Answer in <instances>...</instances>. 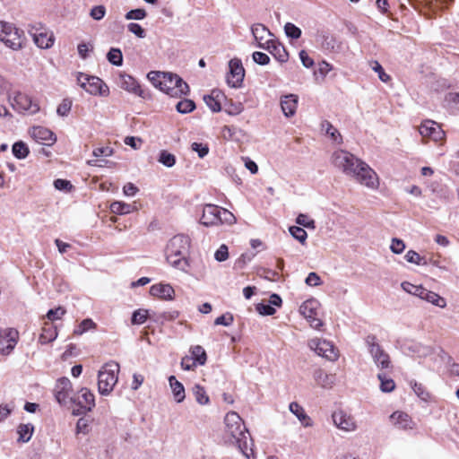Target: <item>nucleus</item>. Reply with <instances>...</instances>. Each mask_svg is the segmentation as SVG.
Here are the masks:
<instances>
[{
	"label": "nucleus",
	"mask_w": 459,
	"mask_h": 459,
	"mask_svg": "<svg viewBox=\"0 0 459 459\" xmlns=\"http://www.w3.org/2000/svg\"><path fill=\"white\" fill-rule=\"evenodd\" d=\"M224 422L225 434L230 441L238 446L247 459L254 457L253 440L240 416L235 411H230Z\"/></svg>",
	"instance_id": "nucleus-1"
},
{
	"label": "nucleus",
	"mask_w": 459,
	"mask_h": 459,
	"mask_svg": "<svg viewBox=\"0 0 459 459\" xmlns=\"http://www.w3.org/2000/svg\"><path fill=\"white\" fill-rule=\"evenodd\" d=\"M147 78L155 88H159L171 97H181L189 92L188 84L178 74L151 71L147 74Z\"/></svg>",
	"instance_id": "nucleus-2"
},
{
	"label": "nucleus",
	"mask_w": 459,
	"mask_h": 459,
	"mask_svg": "<svg viewBox=\"0 0 459 459\" xmlns=\"http://www.w3.org/2000/svg\"><path fill=\"white\" fill-rule=\"evenodd\" d=\"M200 222L206 227L221 224L232 225L236 222V217L227 209L215 204H206L203 208Z\"/></svg>",
	"instance_id": "nucleus-3"
},
{
	"label": "nucleus",
	"mask_w": 459,
	"mask_h": 459,
	"mask_svg": "<svg viewBox=\"0 0 459 459\" xmlns=\"http://www.w3.org/2000/svg\"><path fill=\"white\" fill-rule=\"evenodd\" d=\"M349 170H344V174L353 177L359 183L369 188L378 186V178L377 173L364 161L358 159V162H350Z\"/></svg>",
	"instance_id": "nucleus-4"
},
{
	"label": "nucleus",
	"mask_w": 459,
	"mask_h": 459,
	"mask_svg": "<svg viewBox=\"0 0 459 459\" xmlns=\"http://www.w3.org/2000/svg\"><path fill=\"white\" fill-rule=\"evenodd\" d=\"M349 170H344V174L353 177L359 183L369 188L378 186V178L377 173L364 161L358 159V162H350Z\"/></svg>",
	"instance_id": "nucleus-5"
},
{
	"label": "nucleus",
	"mask_w": 459,
	"mask_h": 459,
	"mask_svg": "<svg viewBox=\"0 0 459 459\" xmlns=\"http://www.w3.org/2000/svg\"><path fill=\"white\" fill-rule=\"evenodd\" d=\"M119 364L117 362L106 363L98 374V389L101 395H108L117 382Z\"/></svg>",
	"instance_id": "nucleus-6"
},
{
	"label": "nucleus",
	"mask_w": 459,
	"mask_h": 459,
	"mask_svg": "<svg viewBox=\"0 0 459 459\" xmlns=\"http://www.w3.org/2000/svg\"><path fill=\"white\" fill-rule=\"evenodd\" d=\"M24 33L13 24L0 22V41L13 50H20L23 47Z\"/></svg>",
	"instance_id": "nucleus-7"
},
{
	"label": "nucleus",
	"mask_w": 459,
	"mask_h": 459,
	"mask_svg": "<svg viewBox=\"0 0 459 459\" xmlns=\"http://www.w3.org/2000/svg\"><path fill=\"white\" fill-rule=\"evenodd\" d=\"M76 79L78 84L91 95L108 96L109 94L107 84L97 76L78 73Z\"/></svg>",
	"instance_id": "nucleus-8"
},
{
	"label": "nucleus",
	"mask_w": 459,
	"mask_h": 459,
	"mask_svg": "<svg viewBox=\"0 0 459 459\" xmlns=\"http://www.w3.org/2000/svg\"><path fill=\"white\" fill-rule=\"evenodd\" d=\"M368 351L377 368L381 369L389 368L391 367L390 357L377 342L375 335H368L366 339Z\"/></svg>",
	"instance_id": "nucleus-9"
},
{
	"label": "nucleus",
	"mask_w": 459,
	"mask_h": 459,
	"mask_svg": "<svg viewBox=\"0 0 459 459\" xmlns=\"http://www.w3.org/2000/svg\"><path fill=\"white\" fill-rule=\"evenodd\" d=\"M307 345L318 356L325 358L330 361H335L339 358L338 349L331 342L325 339H310L307 342Z\"/></svg>",
	"instance_id": "nucleus-10"
},
{
	"label": "nucleus",
	"mask_w": 459,
	"mask_h": 459,
	"mask_svg": "<svg viewBox=\"0 0 459 459\" xmlns=\"http://www.w3.org/2000/svg\"><path fill=\"white\" fill-rule=\"evenodd\" d=\"M8 100L13 108L18 112L27 111L30 114H35L39 110V104L23 92L16 91L13 96L9 95Z\"/></svg>",
	"instance_id": "nucleus-11"
},
{
	"label": "nucleus",
	"mask_w": 459,
	"mask_h": 459,
	"mask_svg": "<svg viewBox=\"0 0 459 459\" xmlns=\"http://www.w3.org/2000/svg\"><path fill=\"white\" fill-rule=\"evenodd\" d=\"M190 249V238L183 234L174 236L169 239L165 251L169 252V259L172 256L187 257Z\"/></svg>",
	"instance_id": "nucleus-12"
},
{
	"label": "nucleus",
	"mask_w": 459,
	"mask_h": 459,
	"mask_svg": "<svg viewBox=\"0 0 459 459\" xmlns=\"http://www.w3.org/2000/svg\"><path fill=\"white\" fill-rule=\"evenodd\" d=\"M245 77V69L242 61L234 57L229 62V73L226 76L227 83L232 88H240Z\"/></svg>",
	"instance_id": "nucleus-13"
},
{
	"label": "nucleus",
	"mask_w": 459,
	"mask_h": 459,
	"mask_svg": "<svg viewBox=\"0 0 459 459\" xmlns=\"http://www.w3.org/2000/svg\"><path fill=\"white\" fill-rule=\"evenodd\" d=\"M318 305L317 300L307 299L299 307L300 314L308 321L310 326L315 329H319L323 325L322 321L317 317Z\"/></svg>",
	"instance_id": "nucleus-14"
},
{
	"label": "nucleus",
	"mask_w": 459,
	"mask_h": 459,
	"mask_svg": "<svg viewBox=\"0 0 459 459\" xmlns=\"http://www.w3.org/2000/svg\"><path fill=\"white\" fill-rule=\"evenodd\" d=\"M19 341V332L14 328H5L0 332V354L10 355Z\"/></svg>",
	"instance_id": "nucleus-15"
},
{
	"label": "nucleus",
	"mask_w": 459,
	"mask_h": 459,
	"mask_svg": "<svg viewBox=\"0 0 459 459\" xmlns=\"http://www.w3.org/2000/svg\"><path fill=\"white\" fill-rule=\"evenodd\" d=\"M29 32L31 35L34 43L42 49L51 48L55 42V37L53 32L47 31L45 29L42 28V25L40 23L32 26Z\"/></svg>",
	"instance_id": "nucleus-16"
},
{
	"label": "nucleus",
	"mask_w": 459,
	"mask_h": 459,
	"mask_svg": "<svg viewBox=\"0 0 459 459\" xmlns=\"http://www.w3.org/2000/svg\"><path fill=\"white\" fill-rule=\"evenodd\" d=\"M258 48L267 50L273 57L281 63L288 61L289 54L284 46L275 39L266 40L264 43H260Z\"/></svg>",
	"instance_id": "nucleus-17"
},
{
	"label": "nucleus",
	"mask_w": 459,
	"mask_h": 459,
	"mask_svg": "<svg viewBox=\"0 0 459 459\" xmlns=\"http://www.w3.org/2000/svg\"><path fill=\"white\" fill-rule=\"evenodd\" d=\"M419 132L423 137H429L435 142L440 141L445 137L444 130L437 123L432 120H426L421 123Z\"/></svg>",
	"instance_id": "nucleus-18"
},
{
	"label": "nucleus",
	"mask_w": 459,
	"mask_h": 459,
	"mask_svg": "<svg viewBox=\"0 0 459 459\" xmlns=\"http://www.w3.org/2000/svg\"><path fill=\"white\" fill-rule=\"evenodd\" d=\"M119 86L123 90L134 94L136 96H139L141 98H146L147 93L144 90L142 89L139 82L131 75L121 74L119 75Z\"/></svg>",
	"instance_id": "nucleus-19"
},
{
	"label": "nucleus",
	"mask_w": 459,
	"mask_h": 459,
	"mask_svg": "<svg viewBox=\"0 0 459 459\" xmlns=\"http://www.w3.org/2000/svg\"><path fill=\"white\" fill-rule=\"evenodd\" d=\"M317 41L321 49L326 53H340L342 51V43L327 32L319 34Z\"/></svg>",
	"instance_id": "nucleus-20"
},
{
	"label": "nucleus",
	"mask_w": 459,
	"mask_h": 459,
	"mask_svg": "<svg viewBox=\"0 0 459 459\" xmlns=\"http://www.w3.org/2000/svg\"><path fill=\"white\" fill-rule=\"evenodd\" d=\"M71 391L72 384L69 378L64 377L57 379L54 388V394L58 403L65 404Z\"/></svg>",
	"instance_id": "nucleus-21"
},
{
	"label": "nucleus",
	"mask_w": 459,
	"mask_h": 459,
	"mask_svg": "<svg viewBox=\"0 0 459 459\" xmlns=\"http://www.w3.org/2000/svg\"><path fill=\"white\" fill-rule=\"evenodd\" d=\"M332 162L334 167L344 172L349 170L350 162H358V158L347 151L338 150L333 153Z\"/></svg>",
	"instance_id": "nucleus-22"
},
{
	"label": "nucleus",
	"mask_w": 459,
	"mask_h": 459,
	"mask_svg": "<svg viewBox=\"0 0 459 459\" xmlns=\"http://www.w3.org/2000/svg\"><path fill=\"white\" fill-rule=\"evenodd\" d=\"M31 137L38 143L50 146L56 141L55 134L48 128L43 126H34L30 130Z\"/></svg>",
	"instance_id": "nucleus-23"
},
{
	"label": "nucleus",
	"mask_w": 459,
	"mask_h": 459,
	"mask_svg": "<svg viewBox=\"0 0 459 459\" xmlns=\"http://www.w3.org/2000/svg\"><path fill=\"white\" fill-rule=\"evenodd\" d=\"M333 420L337 428L344 431H354L357 428L353 417L343 411L333 412Z\"/></svg>",
	"instance_id": "nucleus-24"
},
{
	"label": "nucleus",
	"mask_w": 459,
	"mask_h": 459,
	"mask_svg": "<svg viewBox=\"0 0 459 459\" xmlns=\"http://www.w3.org/2000/svg\"><path fill=\"white\" fill-rule=\"evenodd\" d=\"M416 296L421 299H424L438 307L444 308L446 306V299L439 296L437 293L429 290L422 287L420 289H415Z\"/></svg>",
	"instance_id": "nucleus-25"
},
{
	"label": "nucleus",
	"mask_w": 459,
	"mask_h": 459,
	"mask_svg": "<svg viewBox=\"0 0 459 459\" xmlns=\"http://www.w3.org/2000/svg\"><path fill=\"white\" fill-rule=\"evenodd\" d=\"M298 96L295 94H288L281 99V108L285 117H293L298 107Z\"/></svg>",
	"instance_id": "nucleus-26"
},
{
	"label": "nucleus",
	"mask_w": 459,
	"mask_h": 459,
	"mask_svg": "<svg viewBox=\"0 0 459 459\" xmlns=\"http://www.w3.org/2000/svg\"><path fill=\"white\" fill-rule=\"evenodd\" d=\"M150 294L153 297H158L165 300H171L174 299L175 290L169 284H154L150 289Z\"/></svg>",
	"instance_id": "nucleus-27"
},
{
	"label": "nucleus",
	"mask_w": 459,
	"mask_h": 459,
	"mask_svg": "<svg viewBox=\"0 0 459 459\" xmlns=\"http://www.w3.org/2000/svg\"><path fill=\"white\" fill-rule=\"evenodd\" d=\"M78 405L86 411H91L95 406L94 394L87 388H82L76 397Z\"/></svg>",
	"instance_id": "nucleus-28"
},
{
	"label": "nucleus",
	"mask_w": 459,
	"mask_h": 459,
	"mask_svg": "<svg viewBox=\"0 0 459 459\" xmlns=\"http://www.w3.org/2000/svg\"><path fill=\"white\" fill-rule=\"evenodd\" d=\"M391 421L397 428L402 429H412L414 427V423L411 420V417L403 411H394L390 416Z\"/></svg>",
	"instance_id": "nucleus-29"
},
{
	"label": "nucleus",
	"mask_w": 459,
	"mask_h": 459,
	"mask_svg": "<svg viewBox=\"0 0 459 459\" xmlns=\"http://www.w3.org/2000/svg\"><path fill=\"white\" fill-rule=\"evenodd\" d=\"M313 377L316 383L323 388H331L335 381L333 375L327 374L321 368L316 369Z\"/></svg>",
	"instance_id": "nucleus-30"
},
{
	"label": "nucleus",
	"mask_w": 459,
	"mask_h": 459,
	"mask_svg": "<svg viewBox=\"0 0 459 459\" xmlns=\"http://www.w3.org/2000/svg\"><path fill=\"white\" fill-rule=\"evenodd\" d=\"M289 409L293 413L304 427H311L312 420L310 417L306 413L304 408L296 402H291L289 405Z\"/></svg>",
	"instance_id": "nucleus-31"
},
{
	"label": "nucleus",
	"mask_w": 459,
	"mask_h": 459,
	"mask_svg": "<svg viewBox=\"0 0 459 459\" xmlns=\"http://www.w3.org/2000/svg\"><path fill=\"white\" fill-rule=\"evenodd\" d=\"M57 337L56 328L48 323H45L42 327V332L39 337V342L41 344H48Z\"/></svg>",
	"instance_id": "nucleus-32"
},
{
	"label": "nucleus",
	"mask_w": 459,
	"mask_h": 459,
	"mask_svg": "<svg viewBox=\"0 0 459 459\" xmlns=\"http://www.w3.org/2000/svg\"><path fill=\"white\" fill-rule=\"evenodd\" d=\"M169 382L175 401L177 403H182L186 397L184 385L179 381H178L174 376H170L169 377Z\"/></svg>",
	"instance_id": "nucleus-33"
},
{
	"label": "nucleus",
	"mask_w": 459,
	"mask_h": 459,
	"mask_svg": "<svg viewBox=\"0 0 459 459\" xmlns=\"http://www.w3.org/2000/svg\"><path fill=\"white\" fill-rule=\"evenodd\" d=\"M166 260L167 262L175 269L180 270L182 272H187L190 264L187 257L182 256H172L171 260L169 259V252L165 251Z\"/></svg>",
	"instance_id": "nucleus-34"
},
{
	"label": "nucleus",
	"mask_w": 459,
	"mask_h": 459,
	"mask_svg": "<svg viewBox=\"0 0 459 459\" xmlns=\"http://www.w3.org/2000/svg\"><path fill=\"white\" fill-rule=\"evenodd\" d=\"M407 349L419 358H426L433 352L430 346L423 345L420 342H413L410 344Z\"/></svg>",
	"instance_id": "nucleus-35"
},
{
	"label": "nucleus",
	"mask_w": 459,
	"mask_h": 459,
	"mask_svg": "<svg viewBox=\"0 0 459 459\" xmlns=\"http://www.w3.org/2000/svg\"><path fill=\"white\" fill-rule=\"evenodd\" d=\"M34 431V427L30 423L20 424L17 429L19 435L17 441L22 443H27L30 440Z\"/></svg>",
	"instance_id": "nucleus-36"
},
{
	"label": "nucleus",
	"mask_w": 459,
	"mask_h": 459,
	"mask_svg": "<svg viewBox=\"0 0 459 459\" xmlns=\"http://www.w3.org/2000/svg\"><path fill=\"white\" fill-rule=\"evenodd\" d=\"M190 353L193 361L196 365L203 366L207 360V355L204 349L201 345H195L190 348Z\"/></svg>",
	"instance_id": "nucleus-37"
},
{
	"label": "nucleus",
	"mask_w": 459,
	"mask_h": 459,
	"mask_svg": "<svg viewBox=\"0 0 459 459\" xmlns=\"http://www.w3.org/2000/svg\"><path fill=\"white\" fill-rule=\"evenodd\" d=\"M252 34L255 39L260 43L265 39L266 35L273 36L269 29L262 23H255L251 27Z\"/></svg>",
	"instance_id": "nucleus-38"
},
{
	"label": "nucleus",
	"mask_w": 459,
	"mask_h": 459,
	"mask_svg": "<svg viewBox=\"0 0 459 459\" xmlns=\"http://www.w3.org/2000/svg\"><path fill=\"white\" fill-rule=\"evenodd\" d=\"M220 96V91H213L211 95L204 97L205 104L212 112H218L221 109V101L219 100Z\"/></svg>",
	"instance_id": "nucleus-39"
},
{
	"label": "nucleus",
	"mask_w": 459,
	"mask_h": 459,
	"mask_svg": "<svg viewBox=\"0 0 459 459\" xmlns=\"http://www.w3.org/2000/svg\"><path fill=\"white\" fill-rule=\"evenodd\" d=\"M321 129L325 131V134H328L334 142L338 143H342V138L341 134L329 121L324 120L321 123Z\"/></svg>",
	"instance_id": "nucleus-40"
},
{
	"label": "nucleus",
	"mask_w": 459,
	"mask_h": 459,
	"mask_svg": "<svg viewBox=\"0 0 459 459\" xmlns=\"http://www.w3.org/2000/svg\"><path fill=\"white\" fill-rule=\"evenodd\" d=\"M377 378L380 381V390L383 393H390L394 390L395 383L391 377H387L384 373H379Z\"/></svg>",
	"instance_id": "nucleus-41"
},
{
	"label": "nucleus",
	"mask_w": 459,
	"mask_h": 459,
	"mask_svg": "<svg viewBox=\"0 0 459 459\" xmlns=\"http://www.w3.org/2000/svg\"><path fill=\"white\" fill-rule=\"evenodd\" d=\"M12 151L14 157L19 160L25 159L30 153L27 144L22 141L16 142L13 145Z\"/></svg>",
	"instance_id": "nucleus-42"
},
{
	"label": "nucleus",
	"mask_w": 459,
	"mask_h": 459,
	"mask_svg": "<svg viewBox=\"0 0 459 459\" xmlns=\"http://www.w3.org/2000/svg\"><path fill=\"white\" fill-rule=\"evenodd\" d=\"M110 211L116 214H128L133 211V207L129 204L124 202L116 201L110 204Z\"/></svg>",
	"instance_id": "nucleus-43"
},
{
	"label": "nucleus",
	"mask_w": 459,
	"mask_h": 459,
	"mask_svg": "<svg viewBox=\"0 0 459 459\" xmlns=\"http://www.w3.org/2000/svg\"><path fill=\"white\" fill-rule=\"evenodd\" d=\"M193 393L196 402L201 405L209 403V396L207 395L204 388L199 385H195L193 388Z\"/></svg>",
	"instance_id": "nucleus-44"
},
{
	"label": "nucleus",
	"mask_w": 459,
	"mask_h": 459,
	"mask_svg": "<svg viewBox=\"0 0 459 459\" xmlns=\"http://www.w3.org/2000/svg\"><path fill=\"white\" fill-rule=\"evenodd\" d=\"M176 108L181 114H187L195 108V104L192 100L184 99L178 102Z\"/></svg>",
	"instance_id": "nucleus-45"
},
{
	"label": "nucleus",
	"mask_w": 459,
	"mask_h": 459,
	"mask_svg": "<svg viewBox=\"0 0 459 459\" xmlns=\"http://www.w3.org/2000/svg\"><path fill=\"white\" fill-rule=\"evenodd\" d=\"M107 58L114 65L120 66L123 64V55L119 48H111L107 54Z\"/></svg>",
	"instance_id": "nucleus-46"
},
{
	"label": "nucleus",
	"mask_w": 459,
	"mask_h": 459,
	"mask_svg": "<svg viewBox=\"0 0 459 459\" xmlns=\"http://www.w3.org/2000/svg\"><path fill=\"white\" fill-rule=\"evenodd\" d=\"M158 160H159V162L163 164L165 167L171 168L176 163V157L174 154L169 152L168 151L162 150L160 152Z\"/></svg>",
	"instance_id": "nucleus-47"
},
{
	"label": "nucleus",
	"mask_w": 459,
	"mask_h": 459,
	"mask_svg": "<svg viewBox=\"0 0 459 459\" xmlns=\"http://www.w3.org/2000/svg\"><path fill=\"white\" fill-rule=\"evenodd\" d=\"M369 66L374 72L377 74L379 80L382 81L383 82H387L391 79L390 76L385 72L384 68L382 67L378 61H370Z\"/></svg>",
	"instance_id": "nucleus-48"
},
{
	"label": "nucleus",
	"mask_w": 459,
	"mask_h": 459,
	"mask_svg": "<svg viewBox=\"0 0 459 459\" xmlns=\"http://www.w3.org/2000/svg\"><path fill=\"white\" fill-rule=\"evenodd\" d=\"M289 231H290V235L295 239L299 241L301 244L306 243V240L307 238V233L304 229H302L299 226H291V227H290Z\"/></svg>",
	"instance_id": "nucleus-49"
},
{
	"label": "nucleus",
	"mask_w": 459,
	"mask_h": 459,
	"mask_svg": "<svg viewBox=\"0 0 459 459\" xmlns=\"http://www.w3.org/2000/svg\"><path fill=\"white\" fill-rule=\"evenodd\" d=\"M149 316V310L147 309H137L135 310L131 318L133 325H143Z\"/></svg>",
	"instance_id": "nucleus-50"
},
{
	"label": "nucleus",
	"mask_w": 459,
	"mask_h": 459,
	"mask_svg": "<svg viewBox=\"0 0 459 459\" xmlns=\"http://www.w3.org/2000/svg\"><path fill=\"white\" fill-rule=\"evenodd\" d=\"M96 327V324L90 318L83 319L80 325L74 329V333L75 335H82L88 330L93 329Z\"/></svg>",
	"instance_id": "nucleus-51"
},
{
	"label": "nucleus",
	"mask_w": 459,
	"mask_h": 459,
	"mask_svg": "<svg viewBox=\"0 0 459 459\" xmlns=\"http://www.w3.org/2000/svg\"><path fill=\"white\" fill-rule=\"evenodd\" d=\"M284 31H285L287 37L293 39H299L301 37V33H302L301 30L291 22H287L284 25Z\"/></svg>",
	"instance_id": "nucleus-52"
},
{
	"label": "nucleus",
	"mask_w": 459,
	"mask_h": 459,
	"mask_svg": "<svg viewBox=\"0 0 459 459\" xmlns=\"http://www.w3.org/2000/svg\"><path fill=\"white\" fill-rule=\"evenodd\" d=\"M73 101L66 98L62 100L56 108V113L60 117H67L71 111Z\"/></svg>",
	"instance_id": "nucleus-53"
},
{
	"label": "nucleus",
	"mask_w": 459,
	"mask_h": 459,
	"mask_svg": "<svg viewBox=\"0 0 459 459\" xmlns=\"http://www.w3.org/2000/svg\"><path fill=\"white\" fill-rule=\"evenodd\" d=\"M66 313V310L65 307H61V306H58L56 308H53V309H49L46 315V317L49 320V321H56V320H58V319H61L63 316H65V314Z\"/></svg>",
	"instance_id": "nucleus-54"
},
{
	"label": "nucleus",
	"mask_w": 459,
	"mask_h": 459,
	"mask_svg": "<svg viewBox=\"0 0 459 459\" xmlns=\"http://www.w3.org/2000/svg\"><path fill=\"white\" fill-rule=\"evenodd\" d=\"M296 223L307 229L315 230L316 222L314 220L309 219L307 214L299 213L296 218Z\"/></svg>",
	"instance_id": "nucleus-55"
},
{
	"label": "nucleus",
	"mask_w": 459,
	"mask_h": 459,
	"mask_svg": "<svg viewBox=\"0 0 459 459\" xmlns=\"http://www.w3.org/2000/svg\"><path fill=\"white\" fill-rule=\"evenodd\" d=\"M147 13L144 9H134L126 13V20H143L146 17Z\"/></svg>",
	"instance_id": "nucleus-56"
},
{
	"label": "nucleus",
	"mask_w": 459,
	"mask_h": 459,
	"mask_svg": "<svg viewBox=\"0 0 459 459\" xmlns=\"http://www.w3.org/2000/svg\"><path fill=\"white\" fill-rule=\"evenodd\" d=\"M233 320H234V318H233L232 314L226 313V314H223V315L218 316L214 321V325L229 326L233 323Z\"/></svg>",
	"instance_id": "nucleus-57"
},
{
	"label": "nucleus",
	"mask_w": 459,
	"mask_h": 459,
	"mask_svg": "<svg viewBox=\"0 0 459 459\" xmlns=\"http://www.w3.org/2000/svg\"><path fill=\"white\" fill-rule=\"evenodd\" d=\"M390 249L394 254H402L405 249V244L402 239L394 238L391 242Z\"/></svg>",
	"instance_id": "nucleus-58"
},
{
	"label": "nucleus",
	"mask_w": 459,
	"mask_h": 459,
	"mask_svg": "<svg viewBox=\"0 0 459 459\" xmlns=\"http://www.w3.org/2000/svg\"><path fill=\"white\" fill-rule=\"evenodd\" d=\"M254 62L260 65H265L270 63V57L268 55L263 52L255 51L252 55Z\"/></svg>",
	"instance_id": "nucleus-59"
},
{
	"label": "nucleus",
	"mask_w": 459,
	"mask_h": 459,
	"mask_svg": "<svg viewBox=\"0 0 459 459\" xmlns=\"http://www.w3.org/2000/svg\"><path fill=\"white\" fill-rule=\"evenodd\" d=\"M128 30L137 36L140 39H143L146 36L145 30L138 23L131 22L127 25Z\"/></svg>",
	"instance_id": "nucleus-60"
},
{
	"label": "nucleus",
	"mask_w": 459,
	"mask_h": 459,
	"mask_svg": "<svg viewBox=\"0 0 459 459\" xmlns=\"http://www.w3.org/2000/svg\"><path fill=\"white\" fill-rule=\"evenodd\" d=\"M256 310L264 316H272L275 313V308L270 304L259 303L256 305Z\"/></svg>",
	"instance_id": "nucleus-61"
},
{
	"label": "nucleus",
	"mask_w": 459,
	"mask_h": 459,
	"mask_svg": "<svg viewBox=\"0 0 459 459\" xmlns=\"http://www.w3.org/2000/svg\"><path fill=\"white\" fill-rule=\"evenodd\" d=\"M405 259L408 263L421 264L423 258L414 250H409L405 255Z\"/></svg>",
	"instance_id": "nucleus-62"
},
{
	"label": "nucleus",
	"mask_w": 459,
	"mask_h": 459,
	"mask_svg": "<svg viewBox=\"0 0 459 459\" xmlns=\"http://www.w3.org/2000/svg\"><path fill=\"white\" fill-rule=\"evenodd\" d=\"M229 257V250H228V247L224 244H222L218 249L217 251L215 252L214 254V258L218 261V262H223L225 260H227Z\"/></svg>",
	"instance_id": "nucleus-63"
},
{
	"label": "nucleus",
	"mask_w": 459,
	"mask_h": 459,
	"mask_svg": "<svg viewBox=\"0 0 459 459\" xmlns=\"http://www.w3.org/2000/svg\"><path fill=\"white\" fill-rule=\"evenodd\" d=\"M106 13V8L103 5L94 6L90 13V15L92 19L96 21L101 20Z\"/></svg>",
	"instance_id": "nucleus-64"
}]
</instances>
